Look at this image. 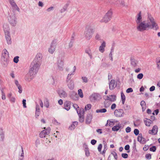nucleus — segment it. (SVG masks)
<instances>
[{"label": "nucleus", "instance_id": "35", "mask_svg": "<svg viewBox=\"0 0 160 160\" xmlns=\"http://www.w3.org/2000/svg\"><path fill=\"white\" fill-rule=\"evenodd\" d=\"M111 102L110 101H107L105 100L104 102V106L105 108H107L111 104Z\"/></svg>", "mask_w": 160, "mask_h": 160}, {"label": "nucleus", "instance_id": "8", "mask_svg": "<svg viewBox=\"0 0 160 160\" xmlns=\"http://www.w3.org/2000/svg\"><path fill=\"white\" fill-rule=\"evenodd\" d=\"M4 31L7 42L8 44L10 45L12 44V41L11 40L10 32L9 31L8 29H6L4 28Z\"/></svg>", "mask_w": 160, "mask_h": 160}, {"label": "nucleus", "instance_id": "62", "mask_svg": "<svg viewBox=\"0 0 160 160\" xmlns=\"http://www.w3.org/2000/svg\"><path fill=\"white\" fill-rule=\"evenodd\" d=\"M26 100L25 99H23L22 100V102L23 105V107L24 108H26Z\"/></svg>", "mask_w": 160, "mask_h": 160}, {"label": "nucleus", "instance_id": "53", "mask_svg": "<svg viewBox=\"0 0 160 160\" xmlns=\"http://www.w3.org/2000/svg\"><path fill=\"white\" fill-rule=\"evenodd\" d=\"M125 131L127 133L130 132L131 131V128L130 127H128L126 128Z\"/></svg>", "mask_w": 160, "mask_h": 160}, {"label": "nucleus", "instance_id": "4", "mask_svg": "<svg viewBox=\"0 0 160 160\" xmlns=\"http://www.w3.org/2000/svg\"><path fill=\"white\" fill-rule=\"evenodd\" d=\"M71 74H68L66 82L68 88L70 90H72L74 88V84L73 81L71 79Z\"/></svg>", "mask_w": 160, "mask_h": 160}, {"label": "nucleus", "instance_id": "47", "mask_svg": "<svg viewBox=\"0 0 160 160\" xmlns=\"http://www.w3.org/2000/svg\"><path fill=\"white\" fill-rule=\"evenodd\" d=\"M111 154L114 156V158L117 160L118 158V156L117 153L115 152H112Z\"/></svg>", "mask_w": 160, "mask_h": 160}, {"label": "nucleus", "instance_id": "28", "mask_svg": "<svg viewBox=\"0 0 160 160\" xmlns=\"http://www.w3.org/2000/svg\"><path fill=\"white\" fill-rule=\"evenodd\" d=\"M84 148V151L85 152V155L87 157H88L89 156L90 153L87 145H85Z\"/></svg>", "mask_w": 160, "mask_h": 160}, {"label": "nucleus", "instance_id": "21", "mask_svg": "<svg viewBox=\"0 0 160 160\" xmlns=\"http://www.w3.org/2000/svg\"><path fill=\"white\" fill-rule=\"evenodd\" d=\"M106 43L105 41L103 42L99 47V50L100 52L103 53L105 51V48L106 47Z\"/></svg>", "mask_w": 160, "mask_h": 160}, {"label": "nucleus", "instance_id": "41", "mask_svg": "<svg viewBox=\"0 0 160 160\" xmlns=\"http://www.w3.org/2000/svg\"><path fill=\"white\" fill-rule=\"evenodd\" d=\"M79 121L81 122H83L84 121V120L83 115H81L80 114H79Z\"/></svg>", "mask_w": 160, "mask_h": 160}, {"label": "nucleus", "instance_id": "30", "mask_svg": "<svg viewBox=\"0 0 160 160\" xmlns=\"http://www.w3.org/2000/svg\"><path fill=\"white\" fill-rule=\"evenodd\" d=\"M109 101L114 102L116 100V96L115 95H111L109 96Z\"/></svg>", "mask_w": 160, "mask_h": 160}, {"label": "nucleus", "instance_id": "6", "mask_svg": "<svg viewBox=\"0 0 160 160\" xmlns=\"http://www.w3.org/2000/svg\"><path fill=\"white\" fill-rule=\"evenodd\" d=\"M112 12L110 11H108L105 14L103 18L101 20V22H104L107 23L112 18Z\"/></svg>", "mask_w": 160, "mask_h": 160}, {"label": "nucleus", "instance_id": "32", "mask_svg": "<svg viewBox=\"0 0 160 160\" xmlns=\"http://www.w3.org/2000/svg\"><path fill=\"white\" fill-rule=\"evenodd\" d=\"M103 142L104 145V148L102 152V153L101 152V153L102 154V155H104L105 154L106 150L107 149V146L106 144V143L105 141H103Z\"/></svg>", "mask_w": 160, "mask_h": 160}, {"label": "nucleus", "instance_id": "56", "mask_svg": "<svg viewBox=\"0 0 160 160\" xmlns=\"http://www.w3.org/2000/svg\"><path fill=\"white\" fill-rule=\"evenodd\" d=\"M9 99L10 101L12 102H14L16 100V98L14 97H12Z\"/></svg>", "mask_w": 160, "mask_h": 160}, {"label": "nucleus", "instance_id": "37", "mask_svg": "<svg viewBox=\"0 0 160 160\" xmlns=\"http://www.w3.org/2000/svg\"><path fill=\"white\" fill-rule=\"evenodd\" d=\"M36 110L35 112L37 113H40V108L39 106V105L36 103V107H35Z\"/></svg>", "mask_w": 160, "mask_h": 160}, {"label": "nucleus", "instance_id": "19", "mask_svg": "<svg viewBox=\"0 0 160 160\" xmlns=\"http://www.w3.org/2000/svg\"><path fill=\"white\" fill-rule=\"evenodd\" d=\"M158 132V127L157 126H154L151 130H149L148 132L149 134L152 135H155Z\"/></svg>", "mask_w": 160, "mask_h": 160}, {"label": "nucleus", "instance_id": "52", "mask_svg": "<svg viewBox=\"0 0 160 160\" xmlns=\"http://www.w3.org/2000/svg\"><path fill=\"white\" fill-rule=\"evenodd\" d=\"M72 39H71V41L69 44L68 47H69V48H72L73 46V40H72Z\"/></svg>", "mask_w": 160, "mask_h": 160}, {"label": "nucleus", "instance_id": "13", "mask_svg": "<svg viewBox=\"0 0 160 160\" xmlns=\"http://www.w3.org/2000/svg\"><path fill=\"white\" fill-rule=\"evenodd\" d=\"M58 94L61 98H65L67 96V94L66 92L63 89L59 90Z\"/></svg>", "mask_w": 160, "mask_h": 160}, {"label": "nucleus", "instance_id": "2", "mask_svg": "<svg viewBox=\"0 0 160 160\" xmlns=\"http://www.w3.org/2000/svg\"><path fill=\"white\" fill-rule=\"evenodd\" d=\"M41 64H38L32 61L30 67L29 74L31 79H32L38 72Z\"/></svg>", "mask_w": 160, "mask_h": 160}, {"label": "nucleus", "instance_id": "39", "mask_svg": "<svg viewBox=\"0 0 160 160\" xmlns=\"http://www.w3.org/2000/svg\"><path fill=\"white\" fill-rule=\"evenodd\" d=\"M77 113L79 116V114H81V115H83L84 112V110L83 108L80 109L79 110H77Z\"/></svg>", "mask_w": 160, "mask_h": 160}, {"label": "nucleus", "instance_id": "10", "mask_svg": "<svg viewBox=\"0 0 160 160\" xmlns=\"http://www.w3.org/2000/svg\"><path fill=\"white\" fill-rule=\"evenodd\" d=\"M114 113L115 116L117 117H122L124 114L123 109H121L115 110Z\"/></svg>", "mask_w": 160, "mask_h": 160}, {"label": "nucleus", "instance_id": "58", "mask_svg": "<svg viewBox=\"0 0 160 160\" xmlns=\"http://www.w3.org/2000/svg\"><path fill=\"white\" fill-rule=\"evenodd\" d=\"M102 148V144H100L99 145L98 147V150L99 152H100L101 151V149Z\"/></svg>", "mask_w": 160, "mask_h": 160}, {"label": "nucleus", "instance_id": "22", "mask_svg": "<svg viewBox=\"0 0 160 160\" xmlns=\"http://www.w3.org/2000/svg\"><path fill=\"white\" fill-rule=\"evenodd\" d=\"M131 64L132 66L133 67H136L138 61L133 58H131L130 59Z\"/></svg>", "mask_w": 160, "mask_h": 160}, {"label": "nucleus", "instance_id": "3", "mask_svg": "<svg viewBox=\"0 0 160 160\" xmlns=\"http://www.w3.org/2000/svg\"><path fill=\"white\" fill-rule=\"evenodd\" d=\"M94 32V29L91 26H87L84 32L85 38L87 40L90 39L92 38Z\"/></svg>", "mask_w": 160, "mask_h": 160}, {"label": "nucleus", "instance_id": "23", "mask_svg": "<svg viewBox=\"0 0 160 160\" xmlns=\"http://www.w3.org/2000/svg\"><path fill=\"white\" fill-rule=\"evenodd\" d=\"M115 80L113 79L110 82L109 84V88L110 90H112L115 87Z\"/></svg>", "mask_w": 160, "mask_h": 160}, {"label": "nucleus", "instance_id": "25", "mask_svg": "<svg viewBox=\"0 0 160 160\" xmlns=\"http://www.w3.org/2000/svg\"><path fill=\"white\" fill-rule=\"evenodd\" d=\"M145 125L147 126H150L151 123H152V121L150 119L146 118L144 120Z\"/></svg>", "mask_w": 160, "mask_h": 160}, {"label": "nucleus", "instance_id": "40", "mask_svg": "<svg viewBox=\"0 0 160 160\" xmlns=\"http://www.w3.org/2000/svg\"><path fill=\"white\" fill-rule=\"evenodd\" d=\"M44 103L45 106L47 108H49V102L48 100L47 99H46V101L44 102Z\"/></svg>", "mask_w": 160, "mask_h": 160}, {"label": "nucleus", "instance_id": "12", "mask_svg": "<svg viewBox=\"0 0 160 160\" xmlns=\"http://www.w3.org/2000/svg\"><path fill=\"white\" fill-rule=\"evenodd\" d=\"M57 64L58 69L60 71H62L63 69V61L62 60L59 59L58 60Z\"/></svg>", "mask_w": 160, "mask_h": 160}, {"label": "nucleus", "instance_id": "50", "mask_svg": "<svg viewBox=\"0 0 160 160\" xmlns=\"http://www.w3.org/2000/svg\"><path fill=\"white\" fill-rule=\"evenodd\" d=\"M134 133L136 136H137L139 134V130L137 129H134Z\"/></svg>", "mask_w": 160, "mask_h": 160}, {"label": "nucleus", "instance_id": "34", "mask_svg": "<svg viewBox=\"0 0 160 160\" xmlns=\"http://www.w3.org/2000/svg\"><path fill=\"white\" fill-rule=\"evenodd\" d=\"M107 112V110L105 108L97 109L96 111L97 113H105Z\"/></svg>", "mask_w": 160, "mask_h": 160}, {"label": "nucleus", "instance_id": "38", "mask_svg": "<svg viewBox=\"0 0 160 160\" xmlns=\"http://www.w3.org/2000/svg\"><path fill=\"white\" fill-rule=\"evenodd\" d=\"M78 95L80 98H82L83 97V95L82 92V90L81 89H79L78 91Z\"/></svg>", "mask_w": 160, "mask_h": 160}, {"label": "nucleus", "instance_id": "42", "mask_svg": "<svg viewBox=\"0 0 160 160\" xmlns=\"http://www.w3.org/2000/svg\"><path fill=\"white\" fill-rule=\"evenodd\" d=\"M124 109L125 110H128L131 109V107L130 105L125 104L124 107Z\"/></svg>", "mask_w": 160, "mask_h": 160}, {"label": "nucleus", "instance_id": "45", "mask_svg": "<svg viewBox=\"0 0 160 160\" xmlns=\"http://www.w3.org/2000/svg\"><path fill=\"white\" fill-rule=\"evenodd\" d=\"M19 57L18 56H16L14 58L13 62L15 63H17L19 61L18 58Z\"/></svg>", "mask_w": 160, "mask_h": 160}, {"label": "nucleus", "instance_id": "55", "mask_svg": "<svg viewBox=\"0 0 160 160\" xmlns=\"http://www.w3.org/2000/svg\"><path fill=\"white\" fill-rule=\"evenodd\" d=\"M157 62L158 68V69H160V60H157Z\"/></svg>", "mask_w": 160, "mask_h": 160}, {"label": "nucleus", "instance_id": "59", "mask_svg": "<svg viewBox=\"0 0 160 160\" xmlns=\"http://www.w3.org/2000/svg\"><path fill=\"white\" fill-rule=\"evenodd\" d=\"M133 92L132 89L131 88H128L126 90V92L128 93L131 92Z\"/></svg>", "mask_w": 160, "mask_h": 160}, {"label": "nucleus", "instance_id": "43", "mask_svg": "<svg viewBox=\"0 0 160 160\" xmlns=\"http://www.w3.org/2000/svg\"><path fill=\"white\" fill-rule=\"evenodd\" d=\"M91 104H88L85 108V109L86 110H89L91 109Z\"/></svg>", "mask_w": 160, "mask_h": 160}, {"label": "nucleus", "instance_id": "17", "mask_svg": "<svg viewBox=\"0 0 160 160\" xmlns=\"http://www.w3.org/2000/svg\"><path fill=\"white\" fill-rule=\"evenodd\" d=\"M9 62L8 58H1V63L3 67H6L8 65Z\"/></svg>", "mask_w": 160, "mask_h": 160}, {"label": "nucleus", "instance_id": "16", "mask_svg": "<svg viewBox=\"0 0 160 160\" xmlns=\"http://www.w3.org/2000/svg\"><path fill=\"white\" fill-rule=\"evenodd\" d=\"M70 3V1H67L66 3L64 5L62 8L60 10V12L61 13H62L67 11L68 8L69 6Z\"/></svg>", "mask_w": 160, "mask_h": 160}, {"label": "nucleus", "instance_id": "33", "mask_svg": "<svg viewBox=\"0 0 160 160\" xmlns=\"http://www.w3.org/2000/svg\"><path fill=\"white\" fill-rule=\"evenodd\" d=\"M121 126L120 125L115 126L112 128V131H117L119 130Z\"/></svg>", "mask_w": 160, "mask_h": 160}, {"label": "nucleus", "instance_id": "46", "mask_svg": "<svg viewBox=\"0 0 160 160\" xmlns=\"http://www.w3.org/2000/svg\"><path fill=\"white\" fill-rule=\"evenodd\" d=\"M156 150V147L155 146H153L150 148V150L151 151L154 152Z\"/></svg>", "mask_w": 160, "mask_h": 160}, {"label": "nucleus", "instance_id": "31", "mask_svg": "<svg viewBox=\"0 0 160 160\" xmlns=\"http://www.w3.org/2000/svg\"><path fill=\"white\" fill-rule=\"evenodd\" d=\"M121 99L122 101V103L124 104L126 100V97L122 92L121 93Z\"/></svg>", "mask_w": 160, "mask_h": 160}, {"label": "nucleus", "instance_id": "63", "mask_svg": "<svg viewBox=\"0 0 160 160\" xmlns=\"http://www.w3.org/2000/svg\"><path fill=\"white\" fill-rule=\"evenodd\" d=\"M144 97L146 99H148L150 97V96L148 93H145L144 94Z\"/></svg>", "mask_w": 160, "mask_h": 160}, {"label": "nucleus", "instance_id": "18", "mask_svg": "<svg viewBox=\"0 0 160 160\" xmlns=\"http://www.w3.org/2000/svg\"><path fill=\"white\" fill-rule=\"evenodd\" d=\"M71 102L70 101H66L64 104V106L65 109L67 111H68L70 108Z\"/></svg>", "mask_w": 160, "mask_h": 160}, {"label": "nucleus", "instance_id": "57", "mask_svg": "<svg viewBox=\"0 0 160 160\" xmlns=\"http://www.w3.org/2000/svg\"><path fill=\"white\" fill-rule=\"evenodd\" d=\"M146 158L148 159H150L151 158V155L150 154H148L146 155Z\"/></svg>", "mask_w": 160, "mask_h": 160}, {"label": "nucleus", "instance_id": "48", "mask_svg": "<svg viewBox=\"0 0 160 160\" xmlns=\"http://www.w3.org/2000/svg\"><path fill=\"white\" fill-rule=\"evenodd\" d=\"M82 78L83 80V82L87 83L88 82L87 78L86 77H82Z\"/></svg>", "mask_w": 160, "mask_h": 160}, {"label": "nucleus", "instance_id": "11", "mask_svg": "<svg viewBox=\"0 0 160 160\" xmlns=\"http://www.w3.org/2000/svg\"><path fill=\"white\" fill-rule=\"evenodd\" d=\"M50 130V128H48L42 131L39 134V137L41 138H45L46 135L49 134Z\"/></svg>", "mask_w": 160, "mask_h": 160}, {"label": "nucleus", "instance_id": "15", "mask_svg": "<svg viewBox=\"0 0 160 160\" xmlns=\"http://www.w3.org/2000/svg\"><path fill=\"white\" fill-rule=\"evenodd\" d=\"M9 2L11 5L12 7L14 10H17L18 11H19V8L17 6L15 2L13 0H9Z\"/></svg>", "mask_w": 160, "mask_h": 160}, {"label": "nucleus", "instance_id": "27", "mask_svg": "<svg viewBox=\"0 0 160 160\" xmlns=\"http://www.w3.org/2000/svg\"><path fill=\"white\" fill-rule=\"evenodd\" d=\"M140 104L142 107V112H143L145 110L146 108V105L145 102L144 101H142L140 103Z\"/></svg>", "mask_w": 160, "mask_h": 160}, {"label": "nucleus", "instance_id": "20", "mask_svg": "<svg viewBox=\"0 0 160 160\" xmlns=\"http://www.w3.org/2000/svg\"><path fill=\"white\" fill-rule=\"evenodd\" d=\"M92 118V115L90 114H88L86 119V123L87 124H89L91 122Z\"/></svg>", "mask_w": 160, "mask_h": 160}, {"label": "nucleus", "instance_id": "9", "mask_svg": "<svg viewBox=\"0 0 160 160\" xmlns=\"http://www.w3.org/2000/svg\"><path fill=\"white\" fill-rule=\"evenodd\" d=\"M42 58V54L40 53H38L37 54L35 58L34 59L33 61L41 65Z\"/></svg>", "mask_w": 160, "mask_h": 160}, {"label": "nucleus", "instance_id": "36", "mask_svg": "<svg viewBox=\"0 0 160 160\" xmlns=\"http://www.w3.org/2000/svg\"><path fill=\"white\" fill-rule=\"evenodd\" d=\"M142 133H140L138 137V141L140 142V143H143V141H142Z\"/></svg>", "mask_w": 160, "mask_h": 160}, {"label": "nucleus", "instance_id": "5", "mask_svg": "<svg viewBox=\"0 0 160 160\" xmlns=\"http://www.w3.org/2000/svg\"><path fill=\"white\" fill-rule=\"evenodd\" d=\"M8 20L9 23L13 26L16 25L17 21L16 15L15 13L10 15L8 17Z\"/></svg>", "mask_w": 160, "mask_h": 160}, {"label": "nucleus", "instance_id": "24", "mask_svg": "<svg viewBox=\"0 0 160 160\" xmlns=\"http://www.w3.org/2000/svg\"><path fill=\"white\" fill-rule=\"evenodd\" d=\"M115 2H110L111 4H118L119 3L120 4L122 5L123 6H124V1L122 0H114Z\"/></svg>", "mask_w": 160, "mask_h": 160}, {"label": "nucleus", "instance_id": "26", "mask_svg": "<svg viewBox=\"0 0 160 160\" xmlns=\"http://www.w3.org/2000/svg\"><path fill=\"white\" fill-rule=\"evenodd\" d=\"M78 124V122H73V123L72 124H71L69 127V129L70 130H73L77 126Z\"/></svg>", "mask_w": 160, "mask_h": 160}, {"label": "nucleus", "instance_id": "60", "mask_svg": "<svg viewBox=\"0 0 160 160\" xmlns=\"http://www.w3.org/2000/svg\"><path fill=\"white\" fill-rule=\"evenodd\" d=\"M96 142L97 141L95 139H92L91 141V143L92 145H94Z\"/></svg>", "mask_w": 160, "mask_h": 160}, {"label": "nucleus", "instance_id": "14", "mask_svg": "<svg viewBox=\"0 0 160 160\" xmlns=\"http://www.w3.org/2000/svg\"><path fill=\"white\" fill-rule=\"evenodd\" d=\"M9 57V53L6 49L2 51L1 58H8Z\"/></svg>", "mask_w": 160, "mask_h": 160}, {"label": "nucleus", "instance_id": "61", "mask_svg": "<svg viewBox=\"0 0 160 160\" xmlns=\"http://www.w3.org/2000/svg\"><path fill=\"white\" fill-rule=\"evenodd\" d=\"M53 9H54V7H49V8H48L47 9V11L48 12H49L53 10Z\"/></svg>", "mask_w": 160, "mask_h": 160}, {"label": "nucleus", "instance_id": "1", "mask_svg": "<svg viewBox=\"0 0 160 160\" xmlns=\"http://www.w3.org/2000/svg\"><path fill=\"white\" fill-rule=\"evenodd\" d=\"M137 29L138 31L142 32L147 30L149 28L157 30L158 28V24L155 22L154 19L151 15L148 13L147 22L143 21L138 24Z\"/></svg>", "mask_w": 160, "mask_h": 160}, {"label": "nucleus", "instance_id": "49", "mask_svg": "<svg viewBox=\"0 0 160 160\" xmlns=\"http://www.w3.org/2000/svg\"><path fill=\"white\" fill-rule=\"evenodd\" d=\"M143 76L142 73H139L137 75V78L138 79H141L143 78Z\"/></svg>", "mask_w": 160, "mask_h": 160}, {"label": "nucleus", "instance_id": "44", "mask_svg": "<svg viewBox=\"0 0 160 160\" xmlns=\"http://www.w3.org/2000/svg\"><path fill=\"white\" fill-rule=\"evenodd\" d=\"M95 38L96 40H99L101 39L100 35L98 33H97L95 36Z\"/></svg>", "mask_w": 160, "mask_h": 160}, {"label": "nucleus", "instance_id": "64", "mask_svg": "<svg viewBox=\"0 0 160 160\" xmlns=\"http://www.w3.org/2000/svg\"><path fill=\"white\" fill-rule=\"evenodd\" d=\"M98 96V95L97 94L95 93L93 94H92V97H93L94 100H96L97 99Z\"/></svg>", "mask_w": 160, "mask_h": 160}, {"label": "nucleus", "instance_id": "54", "mask_svg": "<svg viewBox=\"0 0 160 160\" xmlns=\"http://www.w3.org/2000/svg\"><path fill=\"white\" fill-rule=\"evenodd\" d=\"M17 87L18 88V89L19 90L18 92H19V93H21L22 92V87H21V85H20V86Z\"/></svg>", "mask_w": 160, "mask_h": 160}, {"label": "nucleus", "instance_id": "7", "mask_svg": "<svg viewBox=\"0 0 160 160\" xmlns=\"http://www.w3.org/2000/svg\"><path fill=\"white\" fill-rule=\"evenodd\" d=\"M57 42V40L54 39L51 43L50 46L48 49V51L51 54H53L55 51Z\"/></svg>", "mask_w": 160, "mask_h": 160}, {"label": "nucleus", "instance_id": "29", "mask_svg": "<svg viewBox=\"0 0 160 160\" xmlns=\"http://www.w3.org/2000/svg\"><path fill=\"white\" fill-rule=\"evenodd\" d=\"M142 18L141 15V12H140L138 14V17L137 20L136 21V22L137 24H138L140 22L142 19Z\"/></svg>", "mask_w": 160, "mask_h": 160}, {"label": "nucleus", "instance_id": "51", "mask_svg": "<svg viewBox=\"0 0 160 160\" xmlns=\"http://www.w3.org/2000/svg\"><path fill=\"white\" fill-rule=\"evenodd\" d=\"M122 156L124 158H128V155L127 153H123L122 154Z\"/></svg>", "mask_w": 160, "mask_h": 160}]
</instances>
